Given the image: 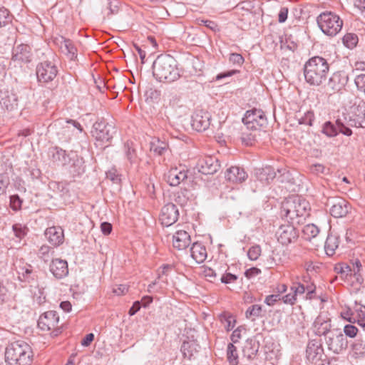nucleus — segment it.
<instances>
[{
    "label": "nucleus",
    "instance_id": "24",
    "mask_svg": "<svg viewBox=\"0 0 365 365\" xmlns=\"http://www.w3.org/2000/svg\"><path fill=\"white\" fill-rule=\"evenodd\" d=\"M348 80V76L344 72H335L329 78L327 87L333 91H339L345 86Z\"/></svg>",
    "mask_w": 365,
    "mask_h": 365
},
{
    "label": "nucleus",
    "instance_id": "11",
    "mask_svg": "<svg viewBox=\"0 0 365 365\" xmlns=\"http://www.w3.org/2000/svg\"><path fill=\"white\" fill-rule=\"evenodd\" d=\"M327 207H329V212L335 218L344 217L351 211V205L344 198L331 197L327 199Z\"/></svg>",
    "mask_w": 365,
    "mask_h": 365
},
{
    "label": "nucleus",
    "instance_id": "18",
    "mask_svg": "<svg viewBox=\"0 0 365 365\" xmlns=\"http://www.w3.org/2000/svg\"><path fill=\"white\" fill-rule=\"evenodd\" d=\"M196 168L199 173L204 175H212L220 168L218 160L212 156H206L199 159Z\"/></svg>",
    "mask_w": 365,
    "mask_h": 365
},
{
    "label": "nucleus",
    "instance_id": "27",
    "mask_svg": "<svg viewBox=\"0 0 365 365\" xmlns=\"http://www.w3.org/2000/svg\"><path fill=\"white\" fill-rule=\"evenodd\" d=\"M190 242V236L186 231L178 230L173 235V246L178 250L186 249Z\"/></svg>",
    "mask_w": 365,
    "mask_h": 365
},
{
    "label": "nucleus",
    "instance_id": "54",
    "mask_svg": "<svg viewBox=\"0 0 365 365\" xmlns=\"http://www.w3.org/2000/svg\"><path fill=\"white\" fill-rule=\"evenodd\" d=\"M229 60L233 64L242 65L244 62V58L240 53H232L230 54Z\"/></svg>",
    "mask_w": 365,
    "mask_h": 365
},
{
    "label": "nucleus",
    "instance_id": "2",
    "mask_svg": "<svg viewBox=\"0 0 365 365\" xmlns=\"http://www.w3.org/2000/svg\"><path fill=\"white\" fill-rule=\"evenodd\" d=\"M310 205L307 200L299 195L286 198L281 206V214L292 223L300 224L309 215Z\"/></svg>",
    "mask_w": 365,
    "mask_h": 365
},
{
    "label": "nucleus",
    "instance_id": "1",
    "mask_svg": "<svg viewBox=\"0 0 365 365\" xmlns=\"http://www.w3.org/2000/svg\"><path fill=\"white\" fill-rule=\"evenodd\" d=\"M153 74L160 82L173 83L181 76L177 61L170 55L161 54L153 63Z\"/></svg>",
    "mask_w": 365,
    "mask_h": 365
},
{
    "label": "nucleus",
    "instance_id": "59",
    "mask_svg": "<svg viewBox=\"0 0 365 365\" xmlns=\"http://www.w3.org/2000/svg\"><path fill=\"white\" fill-rule=\"evenodd\" d=\"M288 8L287 7H282L279 14H278V21L279 23H284L286 21L288 16Z\"/></svg>",
    "mask_w": 365,
    "mask_h": 365
},
{
    "label": "nucleus",
    "instance_id": "64",
    "mask_svg": "<svg viewBox=\"0 0 365 365\" xmlns=\"http://www.w3.org/2000/svg\"><path fill=\"white\" fill-rule=\"evenodd\" d=\"M140 302L135 301L128 311V314L130 316L135 314L140 309Z\"/></svg>",
    "mask_w": 365,
    "mask_h": 365
},
{
    "label": "nucleus",
    "instance_id": "22",
    "mask_svg": "<svg viewBox=\"0 0 365 365\" xmlns=\"http://www.w3.org/2000/svg\"><path fill=\"white\" fill-rule=\"evenodd\" d=\"M55 42L59 46L61 52L71 60H74L77 58V49L71 40L61 36L56 38Z\"/></svg>",
    "mask_w": 365,
    "mask_h": 365
},
{
    "label": "nucleus",
    "instance_id": "32",
    "mask_svg": "<svg viewBox=\"0 0 365 365\" xmlns=\"http://www.w3.org/2000/svg\"><path fill=\"white\" fill-rule=\"evenodd\" d=\"M200 346L194 341H184L181 346L180 351L185 358L191 359L194 354L198 352Z\"/></svg>",
    "mask_w": 365,
    "mask_h": 365
},
{
    "label": "nucleus",
    "instance_id": "42",
    "mask_svg": "<svg viewBox=\"0 0 365 365\" xmlns=\"http://www.w3.org/2000/svg\"><path fill=\"white\" fill-rule=\"evenodd\" d=\"M12 16L5 7L0 8V28L4 27L12 22Z\"/></svg>",
    "mask_w": 365,
    "mask_h": 365
},
{
    "label": "nucleus",
    "instance_id": "43",
    "mask_svg": "<svg viewBox=\"0 0 365 365\" xmlns=\"http://www.w3.org/2000/svg\"><path fill=\"white\" fill-rule=\"evenodd\" d=\"M302 232L308 239H311L319 234V229L314 224H308L303 227Z\"/></svg>",
    "mask_w": 365,
    "mask_h": 365
},
{
    "label": "nucleus",
    "instance_id": "9",
    "mask_svg": "<svg viewBox=\"0 0 365 365\" xmlns=\"http://www.w3.org/2000/svg\"><path fill=\"white\" fill-rule=\"evenodd\" d=\"M242 122L248 130H260L267 127L268 124L267 116L261 109L253 108L247 110Z\"/></svg>",
    "mask_w": 365,
    "mask_h": 365
},
{
    "label": "nucleus",
    "instance_id": "7",
    "mask_svg": "<svg viewBox=\"0 0 365 365\" xmlns=\"http://www.w3.org/2000/svg\"><path fill=\"white\" fill-rule=\"evenodd\" d=\"M317 21L322 31L329 36H336L342 29L343 21L336 14L331 11H325L320 14Z\"/></svg>",
    "mask_w": 365,
    "mask_h": 365
},
{
    "label": "nucleus",
    "instance_id": "50",
    "mask_svg": "<svg viewBox=\"0 0 365 365\" xmlns=\"http://www.w3.org/2000/svg\"><path fill=\"white\" fill-rule=\"evenodd\" d=\"M261 254V248L259 245L252 246L250 248L247 256L250 259L254 261L257 260Z\"/></svg>",
    "mask_w": 365,
    "mask_h": 365
},
{
    "label": "nucleus",
    "instance_id": "10",
    "mask_svg": "<svg viewBox=\"0 0 365 365\" xmlns=\"http://www.w3.org/2000/svg\"><path fill=\"white\" fill-rule=\"evenodd\" d=\"M324 339L328 349L334 354H339L347 347L346 338L339 329H333Z\"/></svg>",
    "mask_w": 365,
    "mask_h": 365
},
{
    "label": "nucleus",
    "instance_id": "57",
    "mask_svg": "<svg viewBox=\"0 0 365 365\" xmlns=\"http://www.w3.org/2000/svg\"><path fill=\"white\" fill-rule=\"evenodd\" d=\"M237 279V276L232 273H225L220 278V281L224 284H229L235 282Z\"/></svg>",
    "mask_w": 365,
    "mask_h": 365
},
{
    "label": "nucleus",
    "instance_id": "37",
    "mask_svg": "<svg viewBox=\"0 0 365 365\" xmlns=\"http://www.w3.org/2000/svg\"><path fill=\"white\" fill-rule=\"evenodd\" d=\"M19 278L20 280L31 282L35 279L36 275L34 274L31 265H26L20 269L19 272Z\"/></svg>",
    "mask_w": 365,
    "mask_h": 365
},
{
    "label": "nucleus",
    "instance_id": "17",
    "mask_svg": "<svg viewBox=\"0 0 365 365\" xmlns=\"http://www.w3.org/2000/svg\"><path fill=\"white\" fill-rule=\"evenodd\" d=\"M187 178V170L184 168H171L165 174V179L170 186H178Z\"/></svg>",
    "mask_w": 365,
    "mask_h": 365
},
{
    "label": "nucleus",
    "instance_id": "35",
    "mask_svg": "<svg viewBox=\"0 0 365 365\" xmlns=\"http://www.w3.org/2000/svg\"><path fill=\"white\" fill-rule=\"evenodd\" d=\"M71 162L72 165L71 168H73V170H70L73 175H79L84 173V167L83 166V161L82 158H79L77 155L71 153Z\"/></svg>",
    "mask_w": 365,
    "mask_h": 365
},
{
    "label": "nucleus",
    "instance_id": "58",
    "mask_svg": "<svg viewBox=\"0 0 365 365\" xmlns=\"http://www.w3.org/2000/svg\"><path fill=\"white\" fill-rule=\"evenodd\" d=\"M314 120V113L312 111H308L305 113L304 117L302 118L300 123H304L311 126L312 125Z\"/></svg>",
    "mask_w": 365,
    "mask_h": 365
},
{
    "label": "nucleus",
    "instance_id": "39",
    "mask_svg": "<svg viewBox=\"0 0 365 365\" xmlns=\"http://www.w3.org/2000/svg\"><path fill=\"white\" fill-rule=\"evenodd\" d=\"M322 132L327 137L331 138L336 136L340 130L337 125L336 127L331 121H327L322 126Z\"/></svg>",
    "mask_w": 365,
    "mask_h": 365
},
{
    "label": "nucleus",
    "instance_id": "55",
    "mask_svg": "<svg viewBox=\"0 0 365 365\" xmlns=\"http://www.w3.org/2000/svg\"><path fill=\"white\" fill-rule=\"evenodd\" d=\"M243 330H245V329L240 326L233 331L230 336L232 344H236L239 341V339H241V332Z\"/></svg>",
    "mask_w": 365,
    "mask_h": 365
},
{
    "label": "nucleus",
    "instance_id": "15",
    "mask_svg": "<svg viewBox=\"0 0 365 365\" xmlns=\"http://www.w3.org/2000/svg\"><path fill=\"white\" fill-rule=\"evenodd\" d=\"M179 210L173 203H168L161 209L160 220L162 225L169 227L174 224L178 219Z\"/></svg>",
    "mask_w": 365,
    "mask_h": 365
},
{
    "label": "nucleus",
    "instance_id": "6",
    "mask_svg": "<svg viewBox=\"0 0 365 365\" xmlns=\"http://www.w3.org/2000/svg\"><path fill=\"white\" fill-rule=\"evenodd\" d=\"M48 128L50 131L56 135L61 143H68L74 135L76 130H78L79 133L83 131L81 124L71 119H58L51 123Z\"/></svg>",
    "mask_w": 365,
    "mask_h": 365
},
{
    "label": "nucleus",
    "instance_id": "14",
    "mask_svg": "<svg viewBox=\"0 0 365 365\" xmlns=\"http://www.w3.org/2000/svg\"><path fill=\"white\" fill-rule=\"evenodd\" d=\"M33 52L28 44H19L12 50L11 61L19 63H28L32 61Z\"/></svg>",
    "mask_w": 365,
    "mask_h": 365
},
{
    "label": "nucleus",
    "instance_id": "30",
    "mask_svg": "<svg viewBox=\"0 0 365 365\" xmlns=\"http://www.w3.org/2000/svg\"><path fill=\"white\" fill-rule=\"evenodd\" d=\"M259 343L255 338L247 339L242 348L243 355L249 359H253L257 354Z\"/></svg>",
    "mask_w": 365,
    "mask_h": 365
},
{
    "label": "nucleus",
    "instance_id": "61",
    "mask_svg": "<svg viewBox=\"0 0 365 365\" xmlns=\"http://www.w3.org/2000/svg\"><path fill=\"white\" fill-rule=\"evenodd\" d=\"M291 289L297 295V294H303L306 292L305 284L302 283H297V286L293 285L291 287Z\"/></svg>",
    "mask_w": 365,
    "mask_h": 365
},
{
    "label": "nucleus",
    "instance_id": "25",
    "mask_svg": "<svg viewBox=\"0 0 365 365\" xmlns=\"http://www.w3.org/2000/svg\"><path fill=\"white\" fill-rule=\"evenodd\" d=\"M225 177L231 182L240 183L245 181L248 175L242 168L232 166L227 169Z\"/></svg>",
    "mask_w": 365,
    "mask_h": 365
},
{
    "label": "nucleus",
    "instance_id": "29",
    "mask_svg": "<svg viewBox=\"0 0 365 365\" xmlns=\"http://www.w3.org/2000/svg\"><path fill=\"white\" fill-rule=\"evenodd\" d=\"M191 257L198 264L202 263L207 258L205 247L200 242H194L190 248Z\"/></svg>",
    "mask_w": 365,
    "mask_h": 365
},
{
    "label": "nucleus",
    "instance_id": "16",
    "mask_svg": "<svg viewBox=\"0 0 365 365\" xmlns=\"http://www.w3.org/2000/svg\"><path fill=\"white\" fill-rule=\"evenodd\" d=\"M211 115L202 110H197L192 116V126L198 132L207 130L210 125Z\"/></svg>",
    "mask_w": 365,
    "mask_h": 365
},
{
    "label": "nucleus",
    "instance_id": "19",
    "mask_svg": "<svg viewBox=\"0 0 365 365\" xmlns=\"http://www.w3.org/2000/svg\"><path fill=\"white\" fill-rule=\"evenodd\" d=\"M313 328L314 333L324 338L332 331L335 328L332 327L331 319L325 314H319L314 322Z\"/></svg>",
    "mask_w": 365,
    "mask_h": 365
},
{
    "label": "nucleus",
    "instance_id": "20",
    "mask_svg": "<svg viewBox=\"0 0 365 365\" xmlns=\"http://www.w3.org/2000/svg\"><path fill=\"white\" fill-rule=\"evenodd\" d=\"M59 317L56 311H48L43 313L38 320V327L43 331L55 329L58 323Z\"/></svg>",
    "mask_w": 365,
    "mask_h": 365
},
{
    "label": "nucleus",
    "instance_id": "41",
    "mask_svg": "<svg viewBox=\"0 0 365 365\" xmlns=\"http://www.w3.org/2000/svg\"><path fill=\"white\" fill-rule=\"evenodd\" d=\"M276 178L282 183H294V178L291 173L285 168L278 169Z\"/></svg>",
    "mask_w": 365,
    "mask_h": 365
},
{
    "label": "nucleus",
    "instance_id": "38",
    "mask_svg": "<svg viewBox=\"0 0 365 365\" xmlns=\"http://www.w3.org/2000/svg\"><path fill=\"white\" fill-rule=\"evenodd\" d=\"M125 153L128 161L131 164H137L138 158L135 149L133 146V143L127 142L125 144Z\"/></svg>",
    "mask_w": 365,
    "mask_h": 365
},
{
    "label": "nucleus",
    "instance_id": "36",
    "mask_svg": "<svg viewBox=\"0 0 365 365\" xmlns=\"http://www.w3.org/2000/svg\"><path fill=\"white\" fill-rule=\"evenodd\" d=\"M227 360L230 365H238L239 364L237 349L232 343H229L227 344Z\"/></svg>",
    "mask_w": 365,
    "mask_h": 365
},
{
    "label": "nucleus",
    "instance_id": "44",
    "mask_svg": "<svg viewBox=\"0 0 365 365\" xmlns=\"http://www.w3.org/2000/svg\"><path fill=\"white\" fill-rule=\"evenodd\" d=\"M358 42V37L354 34H347L343 38L344 44L349 48H353Z\"/></svg>",
    "mask_w": 365,
    "mask_h": 365
},
{
    "label": "nucleus",
    "instance_id": "5",
    "mask_svg": "<svg viewBox=\"0 0 365 365\" xmlns=\"http://www.w3.org/2000/svg\"><path fill=\"white\" fill-rule=\"evenodd\" d=\"M33 356L29 344L22 340L16 341L6 348L4 365H31Z\"/></svg>",
    "mask_w": 365,
    "mask_h": 365
},
{
    "label": "nucleus",
    "instance_id": "46",
    "mask_svg": "<svg viewBox=\"0 0 365 365\" xmlns=\"http://www.w3.org/2000/svg\"><path fill=\"white\" fill-rule=\"evenodd\" d=\"M10 184V178L6 173L0 174V196L6 193V189Z\"/></svg>",
    "mask_w": 365,
    "mask_h": 365
},
{
    "label": "nucleus",
    "instance_id": "21",
    "mask_svg": "<svg viewBox=\"0 0 365 365\" xmlns=\"http://www.w3.org/2000/svg\"><path fill=\"white\" fill-rule=\"evenodd\" d=\"M324 355V349L320 341L310 340L307 346L306 357L312 363H315L322 359Z\"/></svg>",
    "mask_w": 365,
    "mask_h": 365
},
{
    "label": "nucleus",
    "instance_id": "40",
    "mask_svg": "<svg viewBox=\"0 0 365 365\" xmlns=\"http://www.w3.org/2000/svg\"><path fill=\"white\" fill-rule=\"evenodd\" d=\"M1 107L9 111L14 110L17 107V102L14 96H6L0 101Z\"/></svg>",
    "mask_w": 365,
    "mask_h": 365
},
{
    "label": "nucleus",
    "instance_id": "31",
    "mask_svg": "<svg viewBox=\"0 0 365 365\" xmlns=\"http://www.w3.org/2000/svg\"><path fill=\"white\" fill-rule=\"evenodd\" d=\"M256 177L262 183H269L277 177V173L271 166H267L256 171Z\"/></svg>",
    "mask_w": 365,
    "mask_h": 365
},
{
    "label": "nucleus",
    "instance_id": "12",
    "mask_svg": "<svg viewBox=\"0 0 365 365\" xmlns=\"http://www.w3.org/2000/svg\"><path fill=\"white\" fill-rule=\"evenodd\" d=\"M294 223L282 225L276 232L277 240L283 245L295 242L299 237V231Z\"/></svg>",
    "mask_w": 365,
    "mask_h": 365
},
{
    "label": "nucleus",
    "instance_id": "48",
    "mask_svg": "<svg viewBox=\"0 0 365 365\" xmlns=\"http://www.w3.org/2000/svg\"><path fill=\"white\" fill-rule=\"evenodd\" d=\"M12 230L15 234V236L20 239L23 238L26 234V226L19 223L14 224L12 226Z\"/></svg>",
    "mask_w": 365,
    "mask_h": 365
},
{
    "label": "nucleus",
    "instance_id": "33",
    "mask_svg": "<svg viewBox=\"0 0 365 365\" xmlns=\"http://www.w3.org/2000/svg\"><path fill=\"white\" fill-rule=\"evenodd\" d=\"M339 243V242L337 236L329 234L324 244V250L326 254L328 256H332L335 253V250L338 247Z\"/></svg>",
    "mask_w": 365,
    "mask_h": 365
},
{
    "label": "nucleus",
    "instance_id": "3",
    "mask_svg": "<svg viewBox=\"0 0 365 365\" xmlns=\"http://www.w3.org/2000/svg\"><path fill=\"white\" fill-rule=\"evenodd\" d=\"M329 71L327 59L321 56L309 58L304 66V76L306 82L312 86H319L326 80Z\"/></svg>",
    "mask_w": 365,
    "mask_h": 365
},
{
    "label": "nucleus",
    "instance_id": "28",
    "mask_svg": "<svg viewBox=\"0 0 365 365\" xmlns=\"http://www.w3.org/2000/svg\"><path fill=\"white\" fill-rule=\"evenodd\" d=\"M45 235L53 246H59L64 240L63 230L60 227H51L46 230Z\"/></svg>",
    "mask_w": 365,
    "mask_h": 365
},
{
    "label": "nucleus",
    "instance_id": "53",
    "mask_svg": "<svg viewBox=\"0 0 365 365\" xmlns=\"http://www.w3.org/2000/svg\"><path fill=\"white\" fill-rule=\"evenodd\" d=\"M281 299L279 294H270L266 297L264 303L268 306H274L275 303Z\"/></svg>",
    "mask_w": 365,
    "mask_h": 365
},
{
    "label": "nucleus",
    "instance_id": "13",
    "mask_svg": "<svg viewBox=\"0 0 365 365\" xmlns=\"http://www.w3.org/2000/svg\"><path fill=\"white\" fill-rule=\"evenodd\" d=\"M36 73L39 82L48 83L56 78L58 69L53 63L46 61L37 65Z\"/></svg>",
    "mask_w": 365,
    "mask_h": 365
},
{
    "label": "nucleus",
    "instance_id": "52",
    "mask_svg": "<svg viewBox=\"0 0 365 365\" xmlns=\"http://www.w3.org/2000/svg\"><path fill=\"white\" fill-rule=\"evenodd\" d=\"M358 329L352 324H347L344 328V333L345 336L353 338L357 334Z\"/></svg>",
    "mask_w": 365,
    "mask_h": 365
},
{
    "label": "nucleus",
    "instance_id": "8",
    "mask_svg": "<svg viewBox=\"0 0 365 365\" xmlns=\"http://www.w3.org/2000/svg\"><path fill=\"white\" fill-rule=\"evenodd\" d=\"M91 133L99 145L107 147L106 144L110 143L115 133V128L104 119H100L93 123Z\"/></svg>",
    "mask_w": 365,
    "mask_h": 365
},
{
    "label": "nucleus",
    "instance_id": "60",
    "mask_svg": "<svg viewBox=\"0 0 365 365\" xmlns=\"http://www.w3.org/2000/svg\"><path fill=\"white\" fill-rule=\"evenodd\" d=\"M261 272L260 269L257 267H251L245 272V276L247 279H250Z\"/></svg>",
    "mask_w": 365,
    "mask_h": 365
},
{
    "label": "nucleus",
    "instance_id": "49",
    "mask_svg": "<svg viewBox=\"0 0 365 365\" xmlns=\"http://www.w3.org/2000/svg\"><path fill=\"white\" fill-rule=\"evenodd\" d=\"M241 140L246 145H252L256 141V135L251 133L242 132Z\"/></svg>",
    "mask_w": 365,
    "mask_h": 365
},
{
    "label": "nucleus",
    "instance_id": "4",
    "mask_svg": "<svg viewBox=\"0 0 365 365\" xmlns=\"http://www.w3.org/2000/svg\"><path fill=\"white\" fill-rule=\"evenodd\" d=\"M340 133L350 136L352 130L349 127L365 128V102L360 101L358 105L354 104L351 107L348 113H343L336 120Z\"/></svg>",
    "mask_w": 365,
    "mask_h": 365
},
{
    "label": "nucleus",
    "instance_id": "34",
    "mask_svg": "<svg viewBox=\"0 0 365 365\" xmlns=\"http://www.w3.org/2000/svg\"><path fill=\"white\" fill-rule=\"evenodd\" d=\"M168 143L158 138H155L150 142V151L158 155H163L168 150Z\"/></svg>",
    "mask_w": 365,
    "mask_h": 365
},
{
    "label": "nucleus",
    "instance_id": "23",
    "mask_svg": "<svg viewBox=\"0 0 365 365\" xmlns=\"http://www.w3.org/2000/svg\"><path fill=\"white\" fill-rule=\"evenodd\" d=\"M52 162L58 166H68L71 163V154H67L66 150L55 147L50 150Z\"/></svg>",
    "mask_w": 365,
    "mask_h": 365
},
{
    "label": "nucleus",
    "instance_id": "47",
    "mask_svg": "<svg viewBox=\"0 0 365 365\" xmlns=\"http://www.w3.org/2000/svg\"><path fill=\"white\" fill-rule=\"evenodd\" d=\"M10 207L14 211H19L21 209L23 200L18 195L10 196Z\"/></svg>",
    "mask_w": 365,
    "mask_h": 365
},
{
    "label": "nucleus",
    "instance_id": "26",
    "mask_svg": "<svg viewBox=\"0 0 365 365\" xmlns=\"http://www.w3.org/2000/svg\"><path fill=\"white\" fill-rule=\"evenodd\" d=\"M50 271L57 279H62L68 274V263L61 259H53L50 264Z\"/></svg>",
    "mask_w": 365,
    "mask_h": 365
},
{
    "label": "nucleus",
    "instance_id": "56",
    "mask_svg": "<svg viewBox=\"0 0 365 365\" xmlns=\"http://www.w3.org/2000/svg\"><path fill=\"white\" fill-rule=\"evenodd\" d=\"M352 349L356 354H364L365 352V343L358 340L352 344Z\"/></svg>",
    "mask_w": 365,
    "mask_h": 365
},
{
    "label": "nucleus",
    "instance_id": "62",
    "mask_svg": "<svg viewBox=\"0 0 365 365\" xmlns=\"http://www.w3.org/2000/svg\"><path fill=\"white\" fill-rule=\"evenodd\" d=\"M101 230L104 235H109L112 231V225L107 222H102L101 224Z\"/></svg>",
    "mask_w": 365,
    "mask_h": 365
},
{
    "label": "nucleus",
    "instance_id": "45",
    "mask_svg": "<svg viewBox=\"0 0 365 365\" xmlns=\"http://www.w3.org/2000/svg\"><path fill=\"white\" fill-rule=\"evenodd\" d=\"M262 306L259 304H254L248 307L245 312L247 318H251L252 317H259L261 316Z\"/></svg>",
    "mask_w": 365,
    "mask_h": 365
},
{
    "label": "nucleus",
    "instance_id": "51",
    "mask_svg": "<svg viewBox=\"0 0 365 365\" xmlns=\"http://www.w3.org/2000/svg\"><path fill=\"white\" fill-rule=\"evenodd\" d=\"M196 22L198 25H204L205 26H206L207 28L210 29L213 31H218L217 24L212 21L197 19Z\"/></svg>",
    "mask_w": 365,
    "mask_h": 365
},
{
    "label": "nucleus",
    "instance_id": "63",
    "mask_svg": "<svg viewBox=\"0 0 365 365\" xmlns=\"http://www.w3.org/2000/svg\"><path fill=\"white\" fill-rule=\"evenodd\" d=\"M295 293L286 294L282 297V300L285 304H294L297 298Z\"/></svg>",
    "mask_w": 365,
    "mask_h": 365
}]
</instances>
